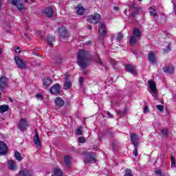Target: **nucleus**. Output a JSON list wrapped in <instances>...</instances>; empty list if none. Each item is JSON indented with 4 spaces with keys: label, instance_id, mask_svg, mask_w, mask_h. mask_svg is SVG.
<instances>
[{
    "label": "nucleus",
    "instance_id": "nucleus-30",
    "mask_svg": "<svg viewBox=\"0 0 176 176\" xmlns=\"http://www.w3.org/2000/svg\"><path fill=\"white\" fill-rule=\"evenodd\" d=\"M14 157L18 160V162H21L23 160V157H21V154L19 151H15Z\"/></svg>",
    "mask_w": 176,
    "mask_h": 176
},
{
    "label": "nucleus",
    "instance_id": "nucleus-32",
    "mask_svg": "<svg viewBox=\"0 0 176 176\" xmlns=\"http://www.w3.org/2000/svg\"><path fill=\"white\" fill-rule=\"evenodd\" d=\"M155 173L157 174V176H167V173H162V170L160 169L156 170Z\"/></svg>",
    "mask_w": 176,
    "mask_h": 176
},
{
    "label": "nucleus",
    "instance_id": "nucleus-44",
    "mask_svg": "<svg viewBox=\"0 0 176 176\" xmlns=\"http://www.w3.org/2000/svg\"><path fill=\"white\" fill-rule=\"evenodd\" d=\"M126 111H127V109H124L123 111L118 110L117 113L118 115H124V113H126Z\"/></svg>",
    "mask_w": 176,
    "mask_h": 176
},
{
    "label": "nucleus",
    "instance_id": "nucleus-29",
    "mask_svg": "<svg viewBox=\"0 0 176 176\" xmlns=\"http://www.w3.org/2000/svg\"><path fill=\"white\" fill-rule=\"evenodd\" d=\"M64 162H65V164H66L67 167H69V166H71V164H70L71 156H69V155L65 156Z\"/></svg>",
    "mask_w": 176,
    "mask_h": 176
},
{
    "label": "nucleus",
    "instance_id": "nucleus-28",
    "mask_svg": "<svg viewBox=\"0 0 176 176\" xmlns=\"http://www.w3.org/2000/svg\"><path fill=\"white\" fill-rule=\"evenodd\" d=\"M76 10H77V14H85V8H83L82 6H78L77 8H76Z\"/></svg>",
    "mask_w": 176,
    "mask_h": 176
},
{
    "label": "nucleus",
    "instance_id": "nucleus-31",
    "mask_svg": "<svg viewBox=\"0 0 176 176\" xmlns=\"http://www.w3.org/2000/svg\"><path fill=\"white\" fill-rule=\"evenodd\" d=\"M124 171L125 174L124 175V176H134V175H133V170H131V169L126 168L124 170Z\"/></svg>",
    "mask_w": 176,
    "mask_h": 176
},
{
    "label": "nucleus",
    "instance_id": "nucleus-11",
    "mask_svg": "<svg viewBox=\"0 0 176 176\" xmlns=\"http://www.w3.org/2000/svg\"><path fill=\"white\" fill-rule=\"evenodd\" d=\"M35 135L33 136V140L34 144L36 146H42V143L41 142V139L39 138V135L38 134V130H35Z\"/></svg>",
    "mask_w": 176,
    "mask_h": 176
},
{
    "label": "nucleus",
    "instance_id": "nucleus-50",
    "mask_svg": "<svg viewBox=\"0 0 176 176\" xmlns=\"http://www.w3.org/2000/svg\"><path fill=\"white\" fill-rule=\"evenodd\" d=\"M65 81H69V74H65Z\"/></svg>",
    "mask_w": 176,
    "mask_h": 176
},
{
    "label": "nucleus",
    "instance_id": "nucleus-49",
    "mask_svg": "<svg viewBox=\"0 0 176 176\" xmlns=\"http://www.w3.org/2000/svg\"><path fill=\"white\" fill-rule=\"evenodd\" d=\"M21 50L20 49V47H15V53H21Z\"/></svg>",
    "mask_w": 176,
    "mask_h": 176
},
{
    "label": "nucleus",
    "instance_id": "nucleus-39",
    "mask_svg": "<svg viewBox=\"0 0 176 176\" xmlns=\"http://www.w3.org/2000/svg\"><path fill=\"white\" fill-rule=\"evenodd\" d=\"M123 34L119 32L117 35L116 39L117 41H122L123 40Z\"/></svg>",
    "mask_w": 176,
    "mask_h": 176
},
{
    "label": "nucleus",
    "instance_id": "nucleus-64",
    "mask_svg": "<svg viewBox=\"0 0 176 176\" xmlns=\"http://www.w3.org/2000/svg\"><path fill=\"white\" fill-rule=\"evenodd\" d=\"M33 54H34V56H38V54L35 53V52H33Z\"/></svg>",
    "mask_w": 176,
    "mask_h": 176
},
{
    "label": "nucleus",
    "instance_id": "nucleus-57",
    "mask_svg": "<svg viewBox=\"0 0 176 176\" xmlns=\"http://www.w3.org/2000/svg\"><path fill=\"white\" fill-rule=\"evenodd\" d=\"M137 6H135V4H134V3H132L131 4V8L134 10L135 9V8H136Z\"/></svg>",
    "mask_w": 176,
    "mask_h": 176
},
{
    "label": "nucleus",
    "instance_id": "nucleus-47",
    "mask_svg": "<svg viewBox=\"0 0 176 176\" xmlns=\"http://www.w3.org/2000/svg\"><path fill=\"white\" fill-rule=\"evenodd\" d=\"M85 80V77H80L79 78V83L80 86H83V82Z\"/></svg>",
    "mask_w": 176,
    "mask_h": 176
},
{
    "label": "nucleus",
    "instance_id": "nucleus-63",
    "mask_svg": "<svg viewBox=\"0 0 176 176\" xmlns=\"http://www.w3.org/2000/svg\"><path fill=\"white\" fill-rule=\"evenodd\" d=\"M9 101L10 102H13V99H12V98H9Z\"/></svg>",
    "mask_w": 176,
    "mask_h": 176
},
{
    "label": "nucleus",
    "instance_id": "nucleus-61",
    "mask_svg": "<svg viewBox=\"0 0 176 176\" xmlns=\"http://www.w3.org/2000/svg\"><path fill=\"white\" fill-rule=\"evenodd\" d=\"M0 10H2V1L0 0Z\"/></svg>",
    "mask_w": 176,
    "mask_h": 176
},
{
    "label": "nucleus",
    "instance_id": "nucleus-8",
    "mask_svg": "<svg viewBox=\"0 0 176 176\" xmlns=\"http://www.w3.org/2000/svg\"><path fill=\"white\" fill-rule=\"evenodd\" d=\"M60 89H61L60 84L56 83L50 89V92L52 95L60 94Z\"/></svg>",
    "mask_w": 176,
    "mask_h": 176
},
{
    "label": "nucleus",
    "instance_id": "nucleus-53",
    "mask_svg": "<svg viewBox=\"0 0 176 176\" xmlns=\"http://www.w3.org/2000/svg\"><path fill=\"white\" fill-rule=\"evenodd\" d=\"M171 167H176L175 161L171 162Z\"/></svg>",
    "mask_w": 176,
    "mask_h": 176
},
{
    "label": "nucleus",
    "instance_id": "nucleus-37",
    "mask_svg": "<svg viewBox=\"0 0 176 176\" xmlns=\"http://www.w3.org/2000/svg\"><path fill=\"white\" fill-rule=\"evenodd\" d=\"M171 45L169 44L166 49L163 50L162 53L163 54H166V53H168L170 50H171Z\"/></svg>",
    "mask_w": 176,
    "mask_h": 176
},
{
    "label": "nucleus",
    "instance_id": "nucleus-51",
    "mask_svg": "<svg viewBox=\"0 0 176 176\" xmlns=\"http://www.w3.org/2000/svg\"><path fill=\"white\" fill-rule=\"evenodd\" d=\"M137 14H138V12H132L131 14V16L132 17V19H135V17L137 16Z\"/></svg>",
    "mask_w": 176,
    "mask_h": 176
},
{
    "label": "nucleus",
    "instance_id": "nucleus-52",
    "mask_svg": "<svg viewBox=\"0 0 176 176\" xmlns=\"http://www.w3.org/2000/svg\"><path fill=\"white\" fill-rule=\"evenodd\" d=\"M36 98H43V96H42V94H37L36 96H35Z\"/></svg>",
    "mask_w": 176,
    "mask_h": 176
},
{
    "label": "nucleus",
    "instance_id": "nucleus-60",
    "mask_svg": "<svg viewBox=\"0 0 176 176\" xmlns=\"http://www.w3.org/2000/svg\"><path fill=\"white\" fill-rule=\"evenodd\" d=\"M170 160H171V162H175V157H172L170 158Z\"/></svg>",
    "mask_w": 176,
    "mask_h": 176
},
{
    "label": "nucleus",
    "instance_id": "nucleus-13",
    "mask_svg": "<svg viewBox=\"0 0 176 176\" xmlns=\"http://www.w3.org/2000/svg\"><path fill=\"white\" fill-rule=\"evenodd\" d=\"M98 32L102 36H105L107 35V25H105V23H100V25L99 26Z\"/></svg>",
    "mask_w": 176,
    "mask_h": 176
},
{
    "label": "nucleus",
    "instance_id": "nucleus-15",
    "mask_svg": "<svg viewBox=\"0 0 176 176\" xmlns=\"http://www.w3.org/2000/svg\"><path fill=\"white\" fill-rule=\"evenodd\" d=\"M164 74H174L175 69L173 65H169L168 67H163Z\"/></svg>",
    "mask_w": 176,
    "mask_h": 176
},
{
    "label": "nucleus",
    "instance_id": "nucleus-2",
    "mask_svg": "<svg viewBox=\"0 0 176 176\" xmlns=\"http://www.w3.org/2000/svg\"><path fill=\"white\" fill-rule=\"evenodd\" d=\"M87 20L88 23H91V24H98L100 20H101V15L98 13H95L93 15L88 16Z\"/></svg>",
    "mask_w": 176,
    "mask_h": 176
},
{
    "label": "nucleus",
    "instance_id": "nucleus-4",
    "mask_svg": "<svg viewBox=\"0 0 176 176\" xmlns=\"http://www.w3.org/2000/svg\"><path fill=\"white\" fill-rule=\"evenodd\" d=\"M8 82H9V80L6 76H1L0 77V90L1 91L8 89Z\"/></svg>",
    "mask_w": 176,
    "mask_h": 176
},
{
    "label": "nucleus",
    "instance_id": "nucleus-55",
    "mask_svg": "<svg viewBox=\"0 0 176 176\" xmlns=\"http://www.w3.org/2000/svg\"><path fill=\"white\" fill-rule=\"evenodd\" d=\"M24 36H25L28 39H31V38H30V35H28V34H27V33H25V34H24Z\"/></svg>",
    "mask_w": 176,
    "mask_h": 176
},
{
    "label": "nucleus",
    "instance_id": "nucleus-42",
    "mask_svg": "<svg viewBox=\"0 0 176 176\" xmlns=\"http://www.w3.org/2000/svg\"><path fill=\"white\" fill-rule=\"evenodd\" d=\"M78 142H80V144H85V142H86V139L84 137H79Z\"/></svg>",
    "mask_w": 176,
    "mask_h": 176
},
{
    "label": "nucleus",
    "instance_id": "nucleus-26",
    "mask_svg": "<svg viewBox=\"0 0 176 176\" xmlns=\"http://www.w3.org/2000/svg\"><path fill=\"white\" fill-rule=\"evenodd\" d=\"M9 109V105L3 104L0 106V113H5Z\"/></svg>",
    "mask_w": 176,
    "mask_h": 176
},
{
    "label": "nucleus",
    "instance_id": "nucleus-7",
    "mask_svg": "<svg viewBox=\"0 0 176 176\" xmlns=\"http://www.w3.org/2000/svg\"><path fill=\"white\" fill-rule=\"evenodd\" d=\"M27 127H28V122L25 120V118H21L18 125L19 130L24 131Z\"/></svg>",
    "mask_w": 176,
    "mask_h": 176
},
{
    "label": "nucleus",
    "instance_id": "nucleus-38",
    "mask_svg": "<svg viewBox=\"0 0 176 176\" xmlns=\"http://www.w3.org/2000/svg\"><path fill=\"white\" fill-rule=\"evenodd\" d=\"M9 2L11 5H13V6H17L20 0H10Z\"/></svg>",
    "mask_w": 176,
    "mask_h": 176
},
{
    "label": "nucleus",
    "instance_id": "nucleus-19",
    "mask_svg": "<svg viewBox=\"0 0 176 176\" xmlns=\"http://www.w3.org/2000/svg\"><path fill=\"white\" fill-rule=\"evenodd\" d=\"M52 173H54V175H54V176L64 175V173L59 168H54L52 170Z\"/></svg>",
    "mask_w": 176,
    "mask_h": 176
},
{
    "label": "nucleus",
    "instance_id": "nucleus-22",
    "mask_svg": "<svg viewBox=\"0 0 176 176\" xmlns=\"http://www.w3.org/2000/svg\"><path fill=\"white\" fill-rule=\"evenodd\" d=\"M132 36H135V38H141V31L140 29L135 28L133 30V35Z\"/></svg>",
    "mask_w": 176,
    "mask_h": 176
},
{
    "label": "nucleus",
    "instance_id": "nucleus-6",
    "mask_svg": "<svg viewBox=\"0 0 176 176\" xmlns=\"http://www.w3.org/2000/svg\"><path fill=\"white\" fill-rule=\"evenodd\" d=\"M58 36L63 39L68 38V30L65 28H59L58 30Z\"/></svg>",
    "mask_w": 176,
    "mask_h": 176
},
{
    "label": "nucleus",
    "instance_id": "nucleus-48",
    "mask_svg": "<svg viewBox=\"0 0 176 176\" xmlns=\"http://www.w3.org/2000/svg\"><path fill=\"white\" fill-rule=\"evenodd\" d=\"M96 56H97V58L96 59V63H98V64L102 65V60H101V58L100 57H98V55H96Z\"/></svg>",
    "mask_w": 176,
    "mask_h": 176
},
{
    "label": "nucleus",
    "instance_id": "nucleus-35",
    "mask_svg": "<svg viewBox=\"0 0 176 176\" xmlns=\"http://www.w3.org/2000/svg\"><path fill=\"white\" fill-rule=\"evenodd\" d=\"M161 134L164 136V137H168V130L167 129H162Z\"/></svg>",
    "mask_w": 176,
    "mask_h": 176
},
{
    "label": "nucleus",
    "instance_id": "nucleus-36",
    "mask_svg": "<svg viewBox=\"0 0 176 176\" xmlns=\"http://www.w3.org/2000/svg\"><path fill=\"white\" fill-rule=\"evenodd\" d=\"M76 134H77V135H83V131H82V126H80L76 130Z\"/></svg>",
    "mask_w": 176,
    "mask_h": 176
},
{
    "label": "nucleus",
    "instance_id": "nucleus-62",
    "mask_svg": "<svg viewBox=\"0 0 176 176\" xmlns=\"http://www.w3.org/2000/svg\"><path fill=\"white\" fill-rule=\"evenodd\" d=\"M146 111H148V107H144V112H146Z\"/></svg>",
    "mask_w": 176,
    "mask_h": 176
},
{
    "label": "nucleus",
    "instance_id": "nucleus-33",
    "mask_svg": "<svg viewBox=\"0 0 176 176\" xmlns=\"http://www.w3.org/2000/svg\"><path fill=\"white\" fill-rule=\"evenodd\" d=\"M106 135H109V137H113L115 135V132L112 131V129H109L107 131Z\"/></svg>",
    "mask_w": 176,
    "mask_h": 176
},
{
    "label": "nucleus",
    "instance_id": "nucleus-46",
    "mask_svg": "<svg viewBox=\"0 0 176 176\" xmlns=\"http://www.w3.org/2000/svg\"><path fill=\"white\" fill-rule=\"evenodd\" d=\"M133 10H135L136 13H140L142 12V9H141V8L140 7H135V8H133Z\"/></svg>",
    "mask_w": 176,
    "mask_h": 176
},
{
    "label": "nucleus",
    "instance_id": "nucleus-12",
    "mask_svg": "<svg viewBox=\"0 0 176 176\" xmlns=\"http://www.w3.org/2000/svg\"><path fill=\"white\" fill-rule=\"evenodd\" d=\"M126 71L131 74L132 75H135L137 74V70L135 69V67L133 66V65L126 64L125 65Z\"/></svg>",
    "mask_w": 176,
    "mask_h": 176
},
{
    "label": "nucleus",
    "instance_id": "nucleus-40",
    "mask_svg": "<svg viewBox=\"0 0 176 176\" xmlns=\"http://www.w3.org/2000/svg\"><path fill=\"white\" fill-rule=\"evenodd\" d=\"M16 7L19 9V10H24V9H25L24 4H23V3H18Z\"/></svg>",
    "mask_w": 176,
    "mask_h": 176
},
{
    "label": "nucleus",
    "instance_id": "nucleus-21",
    "mask_svg": "<svg viewBox=\"0 0 176 176\" xmlns=\"http://www.w3.org/2000/svg\"><path fill=\"white\" fill-rule=\"evenodd\" d=\"M8 166L9 170H16V162H14V160H13L8 161Z\"/></svg>",
    "mask_w": 176,
    "mask_h": 176
},
{
    "label": "nucleus",
    "instance_id": "nucleus-54",
    "mask_svg": "<svg viewBox=\"0 0 176 176\" xmlns=\"http://www.w3.org/2000/svg\"><path fill=\"white\" fill-rule=\"evenodd\" d=\"M107 115L108 118H112V114L109 111H107Z\"/></svg>",
    "mask_w": 176,
    "mask_h": 176
},
{
    "label": "nucleus",
    "instance_id": "nucleus-56",
    "mask_svg": "<svg viewBox=\"0 0 176 176\" xmlns=\"http://www.w3.org/2000/svg\"><path fill=\"white\" fill-rule=\"evenodd\" d=\"M87 28L88 30H91L93 27L91 26V25H88Z\"/></svg>",
    "mask_w": 176,
    "mask_h": 176
},
{
    "label": "nucleus",
    "instance_id": "nucleus-18",
    "mask_svg": "<svg viewBox=\"0 0 176 176\" xmlns=\"http://www.w3.org/2000/svg\"><path fill=\"white\" fill-rule=\"evenodd\" d=\"M19 176H33L29 169H22L19 172Z\"/></svg>",
    "mask_w": 176,
    "mask_h": 176
},
{
    "label": "nucleus",
    "instance_id": "nucleus-9",
    "mask_svg": "<svg viewBox=\"0 0 176 176\" xmlns=\"http://www.w3.org/2000/svg\"><path fill=\"white\" fill-rule=\"evenodd\" d=\"M130 137L132 145H133V146H139L138 140H140V137H138V135L136 133H131Z\"/></svg>",
    "mask_w": 176,
    "mask_h": 176
},
{
    "label": "nucleus",
    "instance_id": "nucleus-16",
    "mask_svg": "<svg viewBox=\"0 0 176 176\" xmlns=\"http://www.w3.org/2000/svg\"><path fill=\"white\" fill-rule=\"evenodd\" d=\"M84 156L88 163H93V162H96V158H94V157H93V155L90 153H84Z\"/></svg>",
    "mask_w": 176,
    "mask_h": 176
},
{
    "label": "nucleus",
    "instance_id": "nucleus-23",
    "mask_svg": "<svg viewBox=\"0 0 176 176\" xmlns=\"http://www.w3.org/2000/svg\"><path fill=\"white\" fill-rule=\"evenodd\" d=\"M53 82V80H52V79L45 77L44 78L43 80V85L45 86V87H49V86H50V85H52V82Z\"/></svg>",
    "mask_w": 176,
    "mask_h": 176
},
{
    "label": "nucleus",
    "instance_id": "nucleus-5",
    "mask_svg": "<svg viewBox=\"0 0 176 176\" xmlns=\"http://www.w3.org/2000/svg\"><path fill=\"white\" fill-rule=\"evenodd\" d=\"M8 145L3 141L0 140V155L1 156H5L8 153Z\"/></svg>",
    "mask_w": 176,
    "mask_h": 176
},
{
    "label": "nucleus",
    "instance_id": "nucleus-27",
    "mask_svg": "<svg viewBox=\"0 0 176 176\" xmlns=\"http://www.w3.org/2000/svg\"><path fill=\"white\" fill-rule=\"evenodd\" d=\"M54 36H48L47 37V43L50 45V46H52L53 45V42H54Z\"/></svg>",
    "mask_w": 176,
    "mask_h": 176
},
{
    "label": "nucleus",
    "instance_id": "nucleus-17",
    "mask_svg": "<svg viewBox=\"0 0 176 176\" xmlns=\"http://www.w3.org/2000/svg\"><path fill=\"white\" fill-rule=\"evenodd\" d=\"M54 102L57 107H64V104H65V102H64V100L61 97H57L54 99Z\"/></svg>",
    "mask_w": 176,
    "mask_h": 176
},
{
    "label": "nucleus",
    "instance_id": "nucleus-3",
    "mask_svg": "<svg viewBox=\"0 0 176 176\" xmlns=\"http://www.w3.org/2000/svg\"><path fill=\"white\" fill-rule=\"evenodd\" d=\"M14 60L17 68L19 69H24V68H26L27 64L23 61V59H21L20 56H14Z\"/></svg>",
    "mask_w": 176,
    "mask_h": 176
},
{
    "label": "nucleus",
    "instance_id": "nucleus-58",
    "mask_svg": "<svg viewBox=\"0 0 176 176\" xmlns=\"http://www.w3.org/2000/svg\"><path fill=\"white\" fill-rule=\"evenodd\" d=\"M174 12L176 16V4L174 5Z\"/></svg>",
    "mask_w": 176,
    "mask_h": 176
},
{
    "label": "nucleus",
    "instance_id": "nucleus-10",
    "mask_svg": "<svg viewBox=\"0 0 176 176\" xmlns=\"http://www.w3.org/2000/svg\"><path fill=\"white\" fill-rule=\"evenodd\" d=\"M43 14H45L47 17H53V14H54V10L52 7L48 6L43 10Z\"/></svg>",
    "mask_w": 176,
    "mask_h": 176
},
{
    "label": "nucleus",
    "instance_id": "nucleus-24",
    "mask_svg": "<svg viewBox=\"0 0 176 176\" xmlns=\"http://www.w3.org/2000/svg\"><path fill=\"white\" fill-rule=\"evenodd\" d=\"M137 39H138V37H135L134 36H131L129 38V45L131 46H135V44L137 43Z\"/></svg>",
    "mask_w": 176,
    "mask_h": 176
},
{
    "label": "nucleus",
    "instance_id": "nucleus-59",
    "mask_svg": "<svg viewBox=\"0 0 176 176\" xmlns=\"http://www.w3.org/2000/svg\"><path fill=\"white\" fill-rule=\"evenodd\" d=\"M113 10H116V11H118V10H119V8H118V7L115 6V7H113Z\"/></svg>",
    "mask_w": 176,
    "mask_h": 176
},
{
    "label": "nucleus",
    "instance_id": "nucleus-20",
    "mask_svg": "<svg viewBox=\"0 0 176 176\" xmlns=\"http://www.w3.org/2000/svg\"><path fill=\"white\" fill-rule=\"evenodd\" d=\"M148 61L152 64H156V56H155V52H151L148 53Z\"/></svg>",
    "mask_w": 176,
    "mask_h": 176
},
{
    "label": "nucleus",
    "instance_id": "nucleus-43",
    "mask_svg": "<svg viewBox=\"0 0 176 176\" xmlns=\"http://www.w3.org/2000/svg\"><path fill=\"white\" fill-rule=\"evenodd\" d=\"M148 13H149L150 16H152L154 18L155 17H159V14L156 12H153L151 11V12H148Z\"/></svg>",
    "mask_w": 176,
    "mask_h": 176
},
{
    "label": "nucleus",
    "instance_id": "nucleus-14",
    "mask_svg": "<svg viewBox=\"0 0 176 176\" xmlns=\"http://www.w3.org/2000/svg\"><path fill=\"white\" fill-rule=\"evenodd\" d=\"M148 85L149 89H151L150 93L153 96V94L156 93V90H157L156 84L155 83V82H153V80H150L148 81Z\"/></svg>",
    "mask_w": 176,
    "mask_h": 176
},
{
    "label": "nucleus",
    "instance_id": "nucleus-25",
    "mask_svg": "<svg viewBox=\"0 0 176 176\" xmlns=\"http://www.w3.org/2000/svg\"><path fill=\"white\" fill-rule=\"evenodd\" d=\"M71 87H72V82L71 81H65L63 84L64 90H69Z\"/></svg>",
    "mask_w": 176,
    "mask_h": 176
},
{
    "label": "nucleus",
    "instance_id": "nucleus-45",
    "mask_svg": "<svg viewBox=\"0 0 176 176\" xmlns=\"http://www.w3.org/2000/svg\"><path fill=\"white\" fill-rule=\"evenodd\" d=\"M157 109H158V111H160V112H162L163 111V109H164V107L162 104H158L156 106Z\"/></svg>",
    "mask_w": 176,
    "mask_h": 176
},
{
    "label": "nucleus",
    "instance_id": "nucleus-1",
    "mask_svg": "<svg viewBox=\"0 0 176 176\" xmlns=\"http://www.w3.org/2000/svg\"><path fill=\"white\" fill-rule=\"evenodd\" d=\"M77 64L82 69H85L89 65V62L91 61L89 55V52L85 50H80L77 54Z\"/></svg>",
    "mask_w": 176,
    "mask_h": 176
},
{
    "label": "nucleus",
    "instance_id": "nucleus-34",
    "mask_svg": "<svg viewBox=\"0 0 176 176\" xmlns=\"http://www.w3.org/2000/svg\"><path fill=\"white\" fill-rule=\"evenodd\" d=\"M138 146H133V153L134 155V156H135V157H137V156H138Z\"/></svg>",
    "mask_w": 176,
    "mask_h": 176
},
{
    "label": "nucleus",
    "instance_id": "nucleus-41",
    "mask_svg": "<svg viewBox=\"0 0 176 176\" xmlns=\"http://www.w3.org/2000/svg\"><path fill=\"white\" fill-rule=\"evenodd\" d=\"M148 10H149V12H153V13H155V12H157V9L155 6H152L149 7Z\"/></svg>",
    "mask_w": 176,
    "mask_h": 176
}]
</instances>
